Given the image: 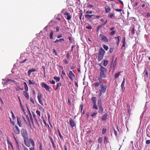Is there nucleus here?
Masks as SVG:
<instances>
[{
    "label": "nucleus",
    "mask_w": 150,
    "mask_h": 150,
    "mask_svg": "<svg viewBox=\"0 0 150 150\" xmlns=\"http://www.w3.org/2000/svg\"><path fill=\"white\" fill-rule=\"evenodd\" d=\"M54 79L56 80V82L59 81L60 80V78L59 77L54 76Z\"/></svg>",
    "instance_id": "37"
},
{
    "label": "nucleus",
    "mask_w": 150,
    "mask_h": 150,
    "mask_svg": "<svg viewBox=\"0 0 150 150\" xmlns=\"http://www.w3.org/2000/svg\"><path fill=\"white\" fill-rule=\"evenodd\" d=\"M122 42V43H125V36L123 37Z\"/></svg>",
    "instance_id": "54"
},
{
    "label": "nucleus",
    "mask_w": 150,
    "mask_h": 150,
    "mask_svg": "<svg viewBox=\"0 0 150 150\" xmlns=\"http://www.w3.org/2000/svg\"><path fill=\"white\" fill-rule=\"evenodd\" d=\"M91 100L93 104L96 103V98L95 97H93L91 98Z\"/></svg>",
    "instance_id": "22"
},
{
    "label": "nucleus",
    "mask_w": 150,
    "mask_h": 150,
    "mask_svg": "<svg viewBox=\"0 0 150 150\" xmlns=\"http://www.w3.org/2000/svg\"><path fill=\"white\" fill-rule=\"evenodd\" d=\"M63 61H64V63L65 64H68V61L67 60V59H64Z\"/></svg>",
    "instance_id": "60"
},
{
    "label": "nucleus",
    "mask_w": 150,
    "mask_h": 150,
    "mask_svg": "<svg viewBox=\"0 0 150 150\" xmlns=\"http://www.w3.org/2000/svg\"><path fill=\"white\" fill-rule=\"evenodd\" d=\"M97 104L98 107L102 106L101 100L100 98L98 101Z\"/></svg>",
    "instance_id": "28"
},
{
    "label": "nucleus",
    "mask_w": 150,
    "mask_h": 150,
    "mask_svg": "<svg viewBox=\"0 0 150 150\" xmlns=\"http://www.w3.org/2000/svg\"><path fill=\"white\" fill-rule=\"evenodd\" d=\"M103 47L106 51L108 50V47L107 46L105 45H103Z\"/></svg>",
    "instance_id": "43"
},
{
    "label": "nucleus",
    "mask_w": 150,
    "mask_h": 150,
    "mask_svg": "<svg viewBox=\"0 0 150 150\" xmlns=\"http://www.w3.org/2000/svg\"><path fill=\"white\" fill-rule=\"evenodd\" d=\"M41 85L42 88H45L46 91H50V89L51 88L47 84L42 82L41 83Z\"/></svg>",
    "instance_id": "4"
},
{
    "label": "nucleus",
    "mask_w": 150,
    "mask_h": 150,
    "mask_svg": "<svg viewBox=\"0 0 150 150\" xmlns=\"http://www.w3.org/2000/svg\"><path fill=\"white\" fill-rule=\"evenodd\" d=\"M23 94L27 99H29V98L28 93H27L26 91H24Z\"/></svg>",
    "instance_id": "21"
},
{
    "label": "nucleus",
    "mask_w": 150,
    "mask_h": 150,
    "mask_svg": "<svg viewBox=\"0 0 150 150\" xmlns=\"http://www.w3.org/2000/svg\"><path fill=\"white\" fill-rule=\"evenodd\" d=\"M121 72H118L117 73L115 74V78L116 79L118 78Z\"/></svg>",
    "instance_id": "35"
},
{
    "label": "nucleus",
    "mask_w": 150,
    "mask_h": 150,
    "mask_svg": "<svg viewBox=\"0 0 150 150\" xmlns=\"http://www.w3.org/2000/svg\"><path fill=\"white\" fill-rule=\"evenodd\" d=\"M131 33L132 34V35H134L135 33L134 28V27H133L132 29Z\"/></svg>",
    "instance_id": "50"
},
{
    "label": "nucleus",
    "mask_w": 150,
    "mask_h": 150,
    "mask_svg": "<svg viewBox=\"0 0 150 150\" xmlns=\"http://www.w3.org/2000/svg\"><path fill=\"white\" fill-rule=\"evenodd\" d=\"M103 56L104 55L98 54V61H100L101 60L103 59Z\"/></svg>",
    "instance_id": "23"
},
{
    "label": "nucleus",
    "mask_w": 150,
    "mask_h": 150,
    "mask_svg": "<svg viewBox=\"0 0 150 150\" xmlns=\"http://www.w3.org/2000/svg\"><path fill=\"white\" fill-rule=\"evenodd\" d=\"M58 134H59V137H60V139L62 140H64V139L63 137L62 136V135L60 133V132L59 130L58 129Z\"/></svg>",
    "instance_id": "38"
},
{
    "label": "nucleus",
    "mask_w": 150,
    "mask_h": 150,
    "mask_svg": "<svg viewBox=\"0 0 150 150\" xmlns=\"http://www.w3.org/2000/svg\"><path fill=\"white\" fill-rule=\"evenodd\" d=\"M66 57H67V58L68 59H69L70 54H69V52H68L67 53Z\"/></svg>",
    "instance_id": "47"
},
{
    "label": "nucleus",
    "mask_w": 150,
    "mask_h": 150,
    "mask_svg": "<svg viewBox=\"0 0 150 150\" xmlns=\"http://www.w3.org/2000/svg\"><path fill=\"white\" fill-rule=\"evenodd\" d=\"M37 71V70L35 68H33L31 69H29L28 71V76H30L32 72Z\"/></svg>",
    "instance_id": "12"
},
{
    "label": "nucleus",
    "mask_w": 150,
    "mask_h": 150,
    "mask_svg": "<svg viewBox=\"0 0 150 150\" xmlns=\"http://www.w3.org/2000/svg\"><path fill=\"white\" fill-rule=\"evenodd\" d=\"M105 12L106 13H109L110 11V7L108 6H106L105 7Z\"/></svg>",
    "instance_id": "16"
},
{
    "label": "nucleus",
    "mask_w": 150,
    "mask_h": 150,
    "mask_svg": "<svg viewBox=\"0 0 150 150\" xmlns=\"http://www.w3.org/2000/svg\"><path fill=\"white\" fill-rule=\"evenodd\" d=\"M93 15H89L88 14H86L85 16V17L86 18L90 19L91 18L92 16H93Z\"/></svg>",
    "instance_id": "31"
},
{
    "label": "nucleus",
    "mask_w": 150,
    "mask_h": 150,
    "mask_svg": "<svg viewBox=\"0 0 150 150\" xmlns=\"http://www.w3.org/2000/svg\"><path fill=\"white\" fill-rule=\"evenodd\" d=\"M83 107V105L82 104H81L80 105V108L81 109V112H82V109Z\"/></svg>",
    "instance_id": "62"
},
{
    "label": "nucleus",
    "mask_w": 150,
    "mask_h": 150,
    "mask_svg": "<svg viewBox=\"0 0 150 150\" xmlns=\"http://www.w3.org/2000/svg\"><path fill=\"white\" fill-rule=\"evenodd\" d=\"M100 83V88L99 90V91H101V92H103V93H105L106 91L107 85L104 84L103 83V81H102V83Z\"/></svg>",
    "instance_id": "2"
},
{
    "label": "nucleus",
    "mask_w": 150,
    "mask_h": 150,
    "mask_svg": "<svg viewBox=\"0 0 150 150\" xmlns=\"http://www.w3.org/2000/svg\"><path fill=\"white\" fill-rule=\"evenodd\" d=\"M99 37L101 38V39L105 42H108V39L105 36L102 34H100L99 35Z\"/></svg>",
    "instance_id": "7"
},
{
    "label": "nucleus",
    "mask_w": 150,
    "mask_h": 150,
    "mask_svg": "<svg viewBox=\"0 0 150 150\" xmlns=\"http://www.w3.org/2000/svg\"><path fill=\"white\" fill-rule=\"evenodd\" d=\"M29 83L30 85L34 84L35 83V82L34 81L32 80V81L30 80H28Z\"/></svg>",
    "instance_id": "40"
},
{
    "label": "nucleus",
    "mask_w": 150,
    "mask_h": 150,
    "mask_svg": "<svg viewBox=\"0 0 150 150\" xmlns=\"http://www.w3.org/2000/svg\"><path fill=\"white\" fill-rule=\"evenodd\" d=\"M146 143L147 144H150V140H148L146 141Z\"/></svg>",
    "instance_id": "64"
},
{
    "label": "nucleus",
    "mask_w": 150,
    "mask_h": 150,
    "mask_svg": "<svg viewBox=\"0 0 150 150\" xmlns=\"http://www.w3.org/2000/svg\"><path fill=\"white\" fill-rule=\"evenodd\" d=\"M105 51H104V50L102 47H100L99 50L98 54L104 56V55L105 53Z\"/></svg>",
    "instance_id": "11"
},
{
    "label": "nucleus",
    "mask_w": 150,
    "mask_h": 150,
    "mask_svg": "<svg viewBox=\"0 0 150 150\" xmlns=\"http://www.w3.org/2000/svg\"><path fill=\"white\" fill-rule=\"evenodd\" d=\"M29 113H30V120H31V122H32V124H33V118H32V115L30 113V112L29 111Z\"/></svg>",
    "instance_id": "48"
},
{
    "label": "nucleus",
    "mask_w": 150,
    "mask_h": 150,
    "mask_svg": "<svg viewBox=\"0 0 150 150\" xmlns=\"http://www.w3.org/2000/svg\"><path fill=\"white\" fill-rule=\"evenodd\" d=\"M76 67V65H74V64H73V65L71 66L70 69H73L75 68Z\"/></svg>",
    "instance_id": "56"
},
{
    "label": "nucleus",
    "mask_w": 150,
    "mask_h": 150,
    "mask_svg": "<svg viewBox=\"0 0 150 150\" xmlns=\"http://www.w3.org/2000/svg\"><path fill=\"white\" fill-rule=\"evenodd\" d=\"M7 142L8 144V145H10L11 146V147L13 149V146L11 142L8 139L7 140Z\"/></svg>",
    "instance_id": "42"
},
{
    "label": "nucleus",
    "mask_w": 150,
    "mask_h": 150,
    "mask_svg": "<svg viewBox=\"0 0 150 150\" xmlns=\"http://www.w3.org/2000/svg\"><path fill=\"white\" fill-rule=\"evenodd\" d=\"M21 133L23 138H28V134L27 131L24 129H22L21 130Z\"/></svg>",
    "instance_id": "3"
},
{
    "label": "nucleus",
    "mask_w": 150,
    "mask_h": 150,
    "mask_svg": "<svg viewBox=\"0 0 150 150\" xmlns=\"http://www.w3.org/2000/svg\"><path fill=\"white\" fill-rule=\"evenodd\" d=\"M99 108V110L98 111V112L99 113H100L101 114H102L103 112V109L102 108V106L98 107Z\"/></svg>",
    "instance_id": "19"
},
{
    "label": "nucleus",
    "mask_w": 150,
    "mask_h": 150,
    "mask_svg": "<svg viewBox=\"0 0 150 150\" xmlns=\"http://www.w3.org/2000/svg\"><path fill=\"white\" fill-rule=\"evenodd\" d=\"M62 85V83H61L59 82L57 83L56 86L57 87H59L60 86H61Z\"/></svg>",
    "instance_id": "53"
},
{
    "label": "nucleus",
    "mask_w": 150,
    "mask_h": 150,
    "mask_svg": "<svg viewBox=\"0 0 150 150\" xmlns=\"http://www.w3.org/2000/svg\"><path fill=\"white\" fill-rule=\"evenodd\" d=\"M119 37L120 36H118L117 37L115 38V39L116 40V42L118 45L119 44L120 42Z\"/></svg>",
    "instance_id": "26"
},
{
    "label": "nucleus",
    "mask_w": 150,
    "mask_h": 150,
    "mask_svg": "<svg viewBox=\"0 0 150 150\" xmlns=\"http://www.w3.org/2000/svg\"><path fill=\"white\" fill-rule=\"evenodd\" d=\"M69 79L72 81L73 80V78L75 76V75L71 71H70L69 74H68Z\"/></svg>",
    "instance_id": "6"
},
{
    "label": "nucleus",
    "mask_w": 150,
    "mask_h": 150,
    "mask_svg": "<svg viewBox=\"0 0 150 150\" xmlns=\"http://www.w3.org/2000/svg\"><path fill=\"white\" fill-rule=\"evenodd\" d=\"M86 131L87 132V133L88 134L91 132V129H86Z\"/></svg>",
    "instance_id": "55"
},
{
    "label": "nucleus",
    "mask_w": 150,
    "mask_h": 150,
    "mask_svg": "<svg viewBox=\"0 0 150 150\" xmlns=\"http://www.w3.org/2000/svg\"><path fill=\"white\" fill-rule=\"evenodd\" d=\"M108 115V113H106L103 115L102 118V121H105L106 120Z\"/></svg>",
    "instance_id": "15"
},
{
    "label": "nucleus",
    "mask_w": 150,
    "mask_h": 150,
    "mask_svg": "<svg viewBox=\"0 0 150 150\" xmlns=\"http://www.w3.org/2000/svg\"><path fill=\"white\" fill-rule=\"evenodd\" d=\"M64 15L67 16V20H70L71 19V16L70 15V14L69 13L65 12L64 13Z\"/></svg>",
    "instance_id": "13"
},
{
    "label": "nucleus",
    "mask_w": 150,
    "mask_h": 150,
    "mask_svg": "<svg viewBox=\"0 0 150 150\" xmlns=\"http://www.w3.org/2000/svg\"><path fill=\"white\" fill-rule=\"evenodd\" d=\"M109 17L111 18L114 16V14L112 13H109Z\"/></svg>",
    "instance_id": "51"
},
{
    "label": "nucleus",
    "mask_w": 150,
    "mask_h": 150,
    "mask_svg": "<svg viewBox=\"0 0 150 150\" xmlns=\"http://www.w3.org/2000/svg\"><path fill=\"white\" fill-rule=\"evenodd\" d=\"M15 127L16 129L14 130V133L16 134H19L20 131L18 127L16 126Z\"/></svg>",
    "instance_id": "18"
},
{
    "label": "nucleus",
    "mask_w": 150,
    "mask_h": 150,
    "mask_svg": "<svg viewBox=\"0 0 150 150\" xmlns=\"http://www.w3.org/2000/svg\"><path fill=\"white\" fill-rule=\"evenodd\" d=\"M117 0L119 2L120 4H121L122 5V6H124V4H123V2L121 0Z\"/></svg>",
    "instance_id": "63"
},
{
    "label": "nucleus",
    "mask_w": 150,
    "mask_h": 150,
    "mask_svg": "<svg viewBox=\"0 0 150 150\" xmlns=\"http://www.w3.org/2000/svg\"><path fill=\"white\" fill-rule=\"evenodd\" d=\"M102 27V25H100L98 26L97 28V31L98 30L100 29Z\"/></svg>",
    "instance_id": "58"
},
{
    "label": "nucleus",
    "mask_w": 150,
    "mask_h": 150,
    "mask_svg": "<svg viewBox=\"0 0 150 150\" xmlns=\"http://www.w3.org/2000/svg\"><path fill=\"white\" fill-rule=\"evenodd\" d=\"M93 109H94L98 110V108L97 107L96 103L93 104Z\"/></svg>",
    "instance_id": "41"
},
{
    "label": "nucleus",
    "mask_w": 150,
    "mask_h": 150,
    "mask_svg": "<svg viewBox=\"0 0 150 150\" xmlns=\"http://www.w3.org/2000/svg\"><path fill=\"white\" fill-rule=\"evenodd\" d=\"M64 39L63 38H61L59 39V40L57 39L56 40L54 41V42L56 43L59 42H62V41H64Z\"/></svg>",
    "instance_id": "29"
},
{
    "label": "nucleus",
    "mask_w": 150,
    "mask_h": 150,
    "mask_svg": "<svg viewBox=\"0 0 150 150\" xmlns=\"http://www.w3.org/2000/svg\"><path fill=\"white\" fill-rule=\"evenodd\" d=\"M80 13H79V19L80 21L81 20V18L83 16V11L82 10H80L79 11Z\"/></svg>",
    "instance_id": "25"
},
{
    "label": "nucleus",
    "mask_w": 150,
    "mask_h": 150,
    "mask_svg": "<svg viewBox=\"0 0 150 150\" xmlns=\"http://www.w3.org/2000/svg\"><path fill=\"white\" fill-rule=\"evenodd\" d=\"M104 143L105 144H107L108 142V138L106 137H105L104 139Z\"/></svg>",
    "instance_id": "27"
},
{
    "label": "nucleus",
    "mask_w": 150,
    "mask_h": 150,
    "mask_svg": "<svg viewBox=\"0 0 150 150\" xmlns=\"http://www.w3.org/2000/svg\"><path fill=\"white\" fill-rule=\"evenodd\" d=\"M24 89L25 90V91L27 92L28 91V86H24Z\"/></svg>",
    "instance_id": "59"
},
{
    "label": "nucleus",
    "mask_w": 150,
    "mask_h": 150,
    "mask_svg": "<svg viewBox=\"0 0 150 150\" xmlns=\"http://www.w3.org/2000/svg\"><path fill=\"white\" fill-rule=\"evenodd\" d=\"M17 123L20 127H21L22 125L20 119L19 117H17Z\"/></svg>",
    "instance_id": "14"
},
{
    "label": "nucleus",
    "mask_w": 150,
    "mask_h": 150,
    "mask_svg": "<svg viewBox=\"0 0 150 150\" xmlns=\"http://www.w3.org/2000/svg\"><path fill=\"white\" fill-rule=\"evenodd\" d=\"M49 81L50 82V83L52 84H55V82L54 80H52V81Z\"/></svg>",
    "instance_id": "61"
},
{
    "label": "nucleus",
    "mask_w": 150,
    "mask_h": 150,
    "mask_svg": "<svg viewBox=\"0 0 150 150\" xmlns=\"http://www.w3.org/2000/svg\"><path fill=\"white\" fill-rule=\"evenodd\" d=\"M93 12V11H87L86 12V13L87 14H92Z\"/></svg>",
    "instance_id": "46"
},
{
    "label": "nucleus",
    "mask_w": 150,
    "mask_h": 150,
    "mask_svg": "<svg viewBox=\"0 0 150 150\" xmlns=\"http://www.w3.org/2000/svg\"><path fill=\"white\" fill-rule=\"evenodd\" d=\"M11 81L13 82H16L15 81L13 80H12L11 79H8L6 80L5 82L4 83V85L5 84L7 83H8L9 81Z\"/></svg>",
    "instance_id": "30"
},
{
    "label": "nucleus",
    "mask_w": 150,
    "mask_h": 150,
    "mask_svg": "<svg viewBox=\"0 0 150 150\" xmlns=\"http://www.w3.org/2000/svg\"><path fill=\"white\" fill-rule=\"evenodd\" d=\"M49 139H50V141L51 142V143H52V144L53 146V147H55V145H54V142H53V139L52 138V137L51 136H49Z\"/></svg>",
    "instance_id": "24"
},
{
    "label": "nucleus",
    "mask_w": 150,
    "mask_h": 150,
    "mask_svg": "<svg viewBox=\"0 0 150 150\" xmlns=\"http://www.w3.org/2000/svg\"><path fill=\"white\" fill-rule=\"evenodd\" d=\"M53 32L52 30L51 31L50 34V38L51 39H53Z\"/></svg>",
    "instance_id": "36"
},
{
    "label": "nucleus",
    "mask_w": 150,
    "mask_h": 150,
    "mask_svg": "<svg viewBox=\"0 0 150 150\" xmlns=\"http://www.w3.org/2000/svg\"><path fill=\"white\" fill-rule=\"evenodd\" d=\"M100 83V82H98L93 83L92 84V86L94 87L98 86L99 85Z\"/></svg>",
    "instance_id": "32"
},
{
    "label": "nucleus",
    "mask_w": 150,
    "mask_h": 150,
    "mask_svg": "<svg viewBox=\"0 0 150 150\" xmlns=\"http://www.w3.org/2000/svg\"><path fill=\"white\" fill-rule=\"evenodd\" d=\"M100 65V73L98 79L100 82L102 83V81H103L102 78H105L106 77V72L107 70L106 68L101 66V65Z\"/></svg>",
    "instance_id": "1"
},
{
    "label": "nucleus",
    "mask_w": 150,
    "mask_h": 150,
    "mask_svg": "<svg viewBox=\"0 0 150 150\" xmlns=\"http://www.w3.org/2000/svg\"><path fill=\"white\" fill-rule=\"evenodd\" d=\"M69 123L72 127H74L75 126V123L74 121L72 119H71L70 120Z\"/></svg>",
    "instance_id": "17"
},
{
    "label": "nucleus",
    "mask_w": 150,
    "mask_h": 150,
    "mask_svg": "<svg viewBox=\"0 0 150 150\" xmlns=\"http://www.w3.org/2000/svg\"><path fill=\"white\" fill-rule=\"evenodd\" d=\"M37 145L39 146L40 150H42V144L40 140L37 141Z\"/></svg>",
    "instance_id": "9"
},
{
    "label": "nucleus",
    "mask_w": 150,
    "mask_h": 150,
    "mask_svg": "<svg viewBox=\"0 0 150 150\" xmlns=\"http://www.w3.org/2000/svg\"><path fill=\"white\" fill-rule=\"evenodd\" d=\"M113 49V48H110L109 50V52L110 53H111L112 52Z\"/></svg>",
    "instance_id": "57"
},
{
    "label": "nucleus",
    "mask_w": 150,
    "mask_h": 150,
    "mask_svg": "<svg viewBox=\"0 0 150 150\" xmlns=\"http://www.w3.org/2000/svg\"><path fill=\"white\" fill-rule=\"evenodd\" d=\"M29 141L30 142V143H31V144L33 146V147H34V146H35V144L33 140L31 139H29Z\"/></svg>",
    "instance_id": "20"
},
{
    "label": "nucleus",
    "mask_w": 150,
    "mask_h": 150,
    "mask_svg": "<svg viewBox=\"0 0 150 150\" xmlns=\"http://www.w3.org/2000/svg\"><path fill=\"white\" fill-rule=\"evenodd\" d=\"M23 140L25 144L27 146L29 147L30 146V144L28 138H23Z\"/></svg>",
    "instance_id": "8"
},
{
    "label": "nucleus",
    "mask_w": 150,
    "mask_h": 150,
    "mask_svg": "<svg viewBox=\"0 0 150 150\" xmlns=\"http://www.w3.org/2000/svg\"><path fill=\"white\" fill-rule=\"evenodd\" d=\"M115 30H113L110 33V34L111 36H113L115 34Z\"/></svg>",
    "instance_id": "45"
},
{
    "label": "nucleus",
    "mask_w": 150,
    "mask_h": 150,
    "mask_svg": "<svg viewBox=\"0 0 150 150\" xmlns=\"http://www.w3.org/2000/svg\"><path fill=\"white\" fill-rule=\"evenodd\" d=\"M125 83V79L123 78V80L121 84V87L122 88V91L124 92L125 90V87H124Z\"/></svg>",
    "instance_id": "10"
},
{
    "label": "nucleus",
    "mask_w": 150,
    "mask_h": 150,
    "mask_svg": "<svg viewBox=\"0 0 150 150\" xmlns=\"http://www.w3.org/2000/svg\"><path fill=\"white\" fill-rule=\"evenodd\" d=\"M108 62L107 60H104L103 63V66L104 67H106L108 64Z\"/></svg>",
    "instance_id": "39"
},
{
    "label": "nucleus",
    "mask_w": 150,
    "mask_h": 150,
    "mask_svg": "<svg viewBox=\"0 0 150 150\" xmlns=\"http://www.w3.org/2000/svg\"><path fill=\"white\" fill-rule=\"evenodd\" d=\"M42 98V95L40 93H38L37 98H38L39 102L40 104L43 106V102L41 100V98Z\"/></svg>",
    "instance_id": "5"
},
{
    "label": "nucleus",
    "mask_w": 150,
    "mask_h": 150,
    "mask_svg": "<svg viewBox=\"0 0 150 150\" xmlns=\"http://www.w3.org/2000/svg\"><path fill=\"white\" fill-rule=\"evenodd\" d=\"M144 76H145L147 77L148 76V71L147 70H145L144 71Z\"/></svg>",
    "instance_id": "33"
},
{
    "label": "nucleus",
    "mask_w": 150,
    "mask_h": 150,
    "mask_svg": "<svg viewBox=\"0 0 150 150\" xmlns=\"http://www.w3.org/2000/svg\"><path fill=\"white\" fill-rule=\"evenodd\" d=\"M36 113L39 117H40V112L39 111L37 110L36 111Z\"/></svg>",
    "instance_id": "52"
},
{
    "label": "nucleus",
    "mask_w": 150,
    "mask_h": 150,
    "mask_svg": "<svg viewBox=\"0 0 150 150\" xmlns=\"http://www.w3.org/2000/svg\"><path fill=\"white\" fill-rule=\"evenodd\" d=\"M103 140V138L102 137H99L98 140V142L99 143H101Z\"/></svg>",
    "instance_id": "44"
},
{
    "label": "nucleus",
    "mask_w": 150,
    "mask_h": 150,
    "mask_svg": "<svg viewBox=\"0 0 150 150\" xmlns=\"http://www.w3.org/2000/svg\"><path fill=\"white\" fill-rule=\"evenodd\" d=\"M107 131L106 128L105 127L103 128L102 129V133L103 134H104Z\"/></svg>",
    "instance_id": "34"
},
{
    "label": "nucleus",
    "mask_w": 150,
    "mask_h": 150,
    "mask_svg": "<svg viewBox=\"0 0 150 150\" xmlns=\"http://www.w3.org/2000/svg\"><path fill=\"white\" fill-rule=\"evenodd\" d=\"M86 28L87 29L91 30L92 29V27L90 25H88L86 27Z\"/></svg>",
    "instance_id": "49"
}]
</instances>
